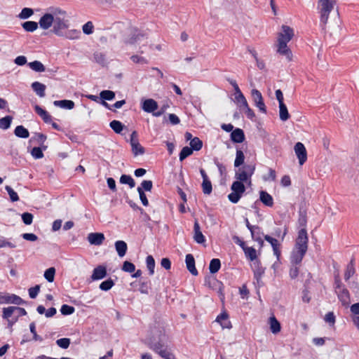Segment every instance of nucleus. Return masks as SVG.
Instances as JSON below:
<instances>
[{"label": "nucleus", "instance_id": "72a5a7b5", "mask_svg": "<svg viewBox=\"0 0 359 359\" xmlns=\"http://www.w3.org/2000/svg\"><path fill=\"white\" fill-rule=\"evenodd\" d=\"M28 65L32 70L36 72H43L46 70L44 65L38 60L31 62Z\"/></svg>", "mask_w": 359, "mask_h": 359}, {"label": "nucleus", "instance_id": "ddd939ff", "mask_svg": "<svg viewBox=\"0 0 359 359\" xmlns=\"http://www.w3.org/2000/svg\"><path fill=\"white\" fill-rule=\"evenodd\" d=\"M54 14L52 13H46L44 14L39 20V24L41 28L43 29H49L53 25L54 22Z\"/></svg>", "mask_w": 359, "mask_h": 359}, {"label": "nucleus", "instance_id": "774afa93", "mask_svg": "<svg viewBox=\"0 0 359 359\" xmlns=\"http://www.w3.org/2000/svg\"><path fill=\"white\" fill-rule=\"evenodd\" d=\"M94 58L97 63L102 65H104L106 62L105 56L102 53H95L94 54Z\"/></svg>", "mask_w": 359, "mask_h": 359}, {"label": "nucleus", "instance_id": "f03ea898", "mask_svg": "<svg viewBox=\"0 0 359 359\" xmlns=\"http://www.w3.org/2000/svg\"><path fill=\"white\" fill-rule=\"evenodd\" d=\"M293 36L294 31L292 28L287 25L282 26V31L279 33L278 37L277 52L285 56L288 61L292 60V54L287 44L292 39Z\"/></svg>", "mask_w": 359, "mask_h": 359}, {"label": "nucleus", "instance_id": "9b49d317", "mask_svg": "<svg viewBox=\"0 0 359 359\" xmlns=\"http://www.w3.org/2000/svg\"><path fill=\"white\" fill-rule=\"evenodd\" d=\"M0 304H13L21 305L25 304V302L16 294H6L0 296Z\"/></svg>", "mask_w": 359, "mask_h": 359}, {"label": "nucleus", "instance_id": "6e6d98bb", "mask_svg": "<svg viewBox=\"0 0 359 359\" xmlns=\"http://www.w3.org/2000/svg\"><path fill=\"white\" fill-rule=\"evenodd\" d=\"M153 187V182L151 180H144L141 183V186L137 188H140L143 191H150Z\"/></svg>", "mask_w": 359, "mask_h": 359}, {"label": "nucleus", "instance_id": "0eeeda50", "mask_svg": "<svg viewBox=\"0 0 359 359\" xmlns=\"http://www.w3.org/2000/svg\"><path fill=\"white\" fill-rule=\"evenodd\" d=\"M130 144L132 153L135 156L143 155L145 153L144 148L139 142L138 134L135 130L130 135Z\"/></svg>", "mask_w": 359, "mask_h": 359}, {"label": "nucleus", "instance_id": "dca6fc26", "mask_svg": "<svg viewBox=\"0 0 359 359\" xmlns=\"http://www.w3.org/2000/svg\"><path fill=\"white\" fill-rule=\"evenodd\" d=\"M142 109L147 113L156 112L158 109V103L153 99L145 100L142 103Z\"/></svg>", "mask_w": 359, "mask_h": 359}, {"label": "nucleus", "instance_id": "f257e3e1", "mask_svg": "<svg viewBox=\"0 0 359 359\" xmlns=\"http://www.w3.org/2000/svg\"><path fill=\"white\" fill-rule=\"evenodd\" d=\"M165 341V335L163 327L157 325L151 329L150 334L147 338L148 346L163 359H175L172 353L166 349H163Z\"/></svg>", "mask_w": 359, "mask_h": 359}, {"label": "nucleus", "instance_id": "bb28decb", "mask_svg": "<svg viewBox=\"0 0 359 359\" xmlns=\"http://www.w3.org/2000/svg\"><path fill=\"white\" fill-rule=\"evenodd\" d=\"M115 248H116V250L118 256L120 257H123V256H125V255L127 252L128 246L125 241H117L115 243Z\"/></svg>", "mask_w": 359, "mask_h": 359}, {"label": "nucleus", "instance_id": "4d7b16f0", "mask_svg": "<svg viewBox=\"0 0 359 359\" xmlns=\"http://www.w3.org/2000/svg\"><path fill=\"white\" fill-rule=\"evenodd\" d=\"M93 29L94 26L93 22L90 21L87 22L82 27L83 33L88 35L91 34L93 32Z\"/></svg>", "mask_w": 359, "mask_h": 359}, {"label": "nucleus", "instance_id": "680f3d73", "mask_svg": "<svg viewBox=\"0 0 359 359\" xmlns=\"http://www.w3.org/2000/svg\"><path fill=\"white\" fill-rule=\"evenodd\" d=\"M324 320L326 323H327L330 326H333L335 323V316L333 312H328L324 318Z\"/></svg>", "mask_w": 359, "mask_h": 359}, {"label": "nucleus", "instance_id": "58836bf2", "mask_svg": "<svg viewBox=\"0 0 359 359\" xmlns=\"http://www.w3.org/2000/svg\"><path fill=\"white\" fill-rule=\"evenodd\" d=\"M190 147L193 151H199L203 147V142L197 137L190 141Z\"/></svg>", "mask_w": 359, "mask_h": 359}, {"label": "nucleus", "instance_id": "603ef678", "mask_svg": "<svg viewBox=\"0 0 359 359\" xmlns=\"http://www.w3.org/2000/svg\"><path fill=\"white\" fill-rule=\"evenodd\" d=\"M57 345L64 349L67 348L70 345V339L69 338H62L56 341Z\"/></svg>", "mask_w": 359, "mask_h": 359}, {"label": "nucleus", "instance_id": "338daca9", "mask_svg": "<svg viewBox=\"0 0 359 359\" xmlns=\"http://www.w3.org/2000/svg\"><path fill=\"white\" fill-rule=\"evenodd\" d=\"M40 291V286L39 285H35L34 287H30L29 289V295L30 298L34 299L38 295Z\"/></svg>", "mask_w": 359, "mask_h": 359}, {"label": "nucleus", "instance_id": "bf43d9fd", "mask_svg": "<svg viewBox=\"0 0 359 359\" xmlns=\"http://www.w3.org/2000/svg\"><path fill=\"white\" fill-rule=\"evenodd\" d=\"M235 100H236V102L238 103V104H239L240 108H242L243 107H247V104H248L247 100L245 99L243 94H241L240 95H236Z\"/></svg>", "mask_w": 359, "mask_h": 359}, {"label": "nucleus", "instance_id": "5701e85b", "mask_svg": "<svg viewBox=\"0 0 359 359\" xmlns=\"http://www.w3.org/2000/svg\"><path fill=\"white\" fill-rule=\"evenodd\" d=\"M306 252L299 250H294L291 255V262L294 264H298L302 262Z\"/></svg>", "mask_w": 359, "mask_h": 359}, {"label": "nucleus", "instance_id": "1a4fd4ad", "mask_svg": "<svg viewBox=\"0 0 359 359\" xmlns=\"http://www.w3.org/2000/svg\"><path fill=\"white\" fill-rule=\"evenodd\" d=\"M251 95L255 106L264 114L266 113V107L263 100L262 93L257 89H252Z\"/></svg>", "mask_w": 359, "mask_h": 359}, {"label": "nucleus", "instance_id": "6e6552de", "mask_svg": "<svg viewBox=\"0 0 359 359\" xmlns=\"http://www.w3.org/2000/svg\"><path fill=\"white\" fill-rule=\"evenodd\" d=\"M308 241L309 238L306 230L305 228H302L298 232V236L295 243V249L306 252L308 249Z\"/></svg>", "mask_w": 359, "mask_h": 359}, {"label": "nucleus", "instance_id": "37998d69", "mask_svg": "<svg viewBox=\"0 0 359 359\" xmlns=\"http://www.w3.org/2000/svg\"><path fill=\"white\" fill-rule=\"evenodd\" d=\"M245 156L241 150L237 149L236 159L234 161V166L236 168L240 167L244 163Z\"/></svg>", "mask_w": 359, "mask_h": 359}, {"label": "nucleus", "instance_id": "0e129e2a", "mask_svg": "<svg viewBox=\"0 0 359 359\" xmlns=\"http://www.w3.org/2000/svg\"><path fill=\"white\" fill-rule=\"evenodd\" d=\"M348 286L352 290V292L356 294H359V283L357 281L353 280V281H348Z\"/></svg>", "mask_w": 359, "mask_h": 359}, {"label": "nucleus", "instance_id": "aec40b11", "mask_svg": "<svg viewBox=\"0 0 359 359\" xmlns=\"http://www.w3.org/2000/svg\"><path fill=\"white\" fill-rule=\"evenodd\" d=\"M259 199L266 206L272 207L273 205V197L266 191H260Z\"/></svg>", "mask_w": 359, "mask_h": 359}, {"label": "nucleus", "instance_id": "a878e982", "mask_svg": "<svg viewBox=\"0 0 359 359\" xmlns=\"http://www.w3.org/2000/svg\"><path fill=\"white\" fill-rule=\"evenodd\" d=\"M32 88L33 90L39 95L40 97H43L45 96V90L46 86L39 81H35L32 83Z\"/></svg>", "mask_w": 359, "mask_h": 359}, {"label": "nucleus", "instance_id": "e2e57ef3", "mask_svg": "<svg viewBox=\"0 0 359 359\" xmlns=\"http://www.w3.org/2000/svg\"><path fill=\"white\" fill-rule=\"evenodd\" d=\"M33 217V215L29 212H24L22 215V219L26 225H29L32 223Z\"/></svg>", "mask_w": 359, "mask_h": 359}, {"label": "nucleus", "instance_id": "a211bd4d", "mask_svg": "<svg viewBox=\"0 0 359 359\" xmlns=\"http://www.w3.org/2000/svg\"><path fill=\"white\" fill-rule=\"evenodd\" d=\"M186 266L187 270L194 276L198 275V271L195 267V259L191 254L186 255L185 258Z\"/></svg>", "mask_w": 359, "mask_h": 359}, {"label": "nucleus", "instance_id": "864d4df0", "mask_svg": "<svg viewBox=\"0 0 359 359\" xmlns=\"http://www.w3.org/2000/svg\"><path fill=\"white\" fill-rule=\"evenodd\" d=\"M254 232H255V235L254 236H252V238L254 241L258 242L261 245H263L264 243V241L262 239V237H261V231H260V228L257 226L255 227V229H254Z\"/></svg>", "mask_w": 359, "mask_h": 359}, {"label": "nucleus", "instance_id": "4c0bfd02", "mask_svg": "<svg viewBox=\"0 0 359 359\" xmlns=\"http://www.w3.org/2000/svg\"><path fill=\"white\" fill-rule=\"evenodd\" d=\"M221 266V262L219 259H212L210 261V265H209V270L211 273H217Z\"/></svg>", "mask_w": 359, "mask_h": 359}, {"label": "nucleus", "instance_id": "f3484780", "mask_svg": "<svg viewBox=\"0 0 359 359\" xmlns=\"http://www.w3.org/2000/svg\"><path fill=\"white\" fill-rule=\"evenodd\" d=\"M107 276V269L105 266L100 265L93 269L91 279L93 280H100Z\"/></svg>", "mask_w": 359, "mask_h": 359}, {"label": "nucleus", "instance_id": "20e7f679", "mask_svg": "<svg viewBox=\"0 0 359 359\" xmlns=\"http://www.w3.org/2000/svg\"><path fill=\"white\" fill-rule=\"evenodd\" d=\"M54 14V22L53 32L57 36L62 35L64 29L68 27V21L65 20L66 12L59 8H51Z\"/></svg>", "mask_w": 359, "mask_h": 359}, {"label": "nucleus", "instance_id": "b1692460", "mask_svg": "<svg viewBox=\"0 0 359 359\" xmlns=\"http://www.w3.org/2000/svg\"><path fill=\"white\" fill-rule=\"evenodd\" d=\"M35 111L37 113L39 116L41 117L43 121L46 123H50L52 121L51 116L43 109H42L39 105H36L34 107Z\"/></svg>", "mask_w": 359, "mask_h": 359}, {"label": "nucleus", "instance_id": "412c9836", "mask_svg": "<svg viewBox=\"0 0 359 359\" xmlns=\"http://www.w3.org/2000/svg\"><path fill=\"white\" fill-rule=\"evenodd\" d=\"M231 139L233 142L241 143L245 140V135L243 130L236 128L231 133Z\"/></svg>", "mask_w": 359, "mask_h": 359}, {"label": "nucleus", "instance_id": "8fccbe9b", "mask_svg": "<svg viewBox=\"0 0 359 359\" xmlns=\"http://www.w3.org/2000/svg\"><path fill=\"white\" fill-rule=\"evenodd\" d=\"M5 189L7 191L12 202H15L19 200L18 194L10 186H6Z\"/></svg>", "mask_w": 359, "mask_h": 359}, {"label": "nucleus", "instance_id": "423d86ee", "mask_svg": "<svg viewBox=\"0 0 359 359\" xmlns=\"http://www.w3.org/2000/svg\"><path fill=\"white\" fill-rule=\"evenodd\" d=\"M231 193L228 195V198L231 203H237L245 191V187L243 182L236 180L231 184Z\"/></svg>", "mask_w": 359, "mask_h": 359}, {"label": "nucleus", "instance_id": "2eb2a0df", "mask_svg": "<svg viewBox=\"0 0 359 359\" xmlns=\"http://www.w3.org/2000/svg\"><path fill=\"white\" fill-rule=\"evenodd\" d=\"M339 301L344 306L348 305L350 302V294L348 290L343 287L341 290L335 291Z\"/></svg>", "mask_w": 359, "mask_h": 359}, {"label": "nucleus", "instance_id": "c03bdc74", "mask_svg": "<svg viewBox=\"0 0 359 359\" xmlns=\"http://www.w3.org/2000/svg\"><path fill=\"white\" fill-rule=\"evenodd\" d=\"M12 119V117L10 116L0 118V128L4 130L8 129L11 126Z\"/></svg>", "mask_w": 359, "mask_h": 359}, {"label": "nucleus", "instance_id": "c9c22d12", "mask_svg": "<svg viewBox=\"0 0 359 359\" xmlns=\"http://www.w3.org/2000/svg\"><path fill=\"white\" fill-rule=\"evenodd\" d=\"M109 126L117 134H120L124 128V125L121 121L116 120L111 121Z\"/></svg>", "mask_w": 359, "mask_h": 359}, {"label": "nucleus", "instance_id": "de8ad7c7", "mask_svg": "<svg viewBox=\"0 0 359 359\" xmlns=\"http://www.w3.org/2000/svg\"><path fill=\"white\" fill-rule=\"evenodd\" d=\"M114 285V281L109 278L107 280L103 281L100 285V289L103 291L109 290Z\"/></svg>", "mask_w": 359, "mask_h": 359}, {"label": "nucleus", "instance_id": "3c124183", "mask_svg": "<svg viewBox=\"0 0 359 359\" xmlns=\"http://www.w3.org/2000/svg\"><path fill=\"white\" fill-rule=\"evenodd\" d=\"M74 307L69 306L67 304H63L60 309V312L62 313V315L65 316L71 315L74 312Z\"/></svg>", "mask_w": 359, "mask_h": 359}, {"label": "nucleus", "instance_id": "f704fd0d", "mask_svg": "<svg viewBox=\"0 0 359 359\" xmlns=\"http://www.w3.org/2000/svg\"><path fill=\"white\" fill-rule=\"evenodd\" d=\"M150 280L148 278H142L140 281V292L142 294H148Z\"/></svg>", "mask_w": 359, "mask_h": 359}, {"label": "nucleus", "instance_id": "2f4dec72", "mask_svg": "<svg viewBox=\"0 0 359 359\" xmlns=\"http://www.w3.org/2000/svg\"><path fill=\"white\" fill-rule=\"evenodd\" d=\"M14 134L21 138H27L29 136V133L24 126H18L15 128Z\"/></svg>", "mask_w": 359, "mask_h": 359}, {"label": "nucleus", "instance_id": "4be33fe9", "mask_svg": "<svg viewBox=\"0 0 359 359\" xmlns=\"http://www.w3.org/2000/svg\"><path fill=\"white\" fill-rule=\"evenodd\" d=\"M100 98L102 100V104L111 109L109 104L105 100H112L115 97L114 92L109 90H102L100 94Z\"/></svg>", "mask_w": 359, "mask_h": 359}, {"label": "nucleus", "instance_id": "6ab92c4d", "mask_svg": "<svg viewBox=\"0 0 359 359\" xmlns=\"http://www.w3.org/2000/svg\"><path fill=\"white\" fill-rule=\"evenodd\" d=\"M194 241L197 243H199V244H202V243H205V236H203V234L202 233V232L201 231L200 225L197 220H196L194 222Z\"/></svg>", "mask_w": 359, "mask_h": 359}, {"label": "nucleus", "instance_id": "5fc2aeb1", "mask_svg": "<svg viewBox=\"0 0 359 359\" xmlns=\"http://www.w3.org/2000/svg\"><path fill=\"white\" fill-rule=\"evenodd\" d=\"M122 270L126 272L132 273L135 270V266L128 261H125L123 264Z\"/></svg>", "mask_w": 359, "mask_h": 359}, {"label": "nucleus", "instance_id": "7c9ffc66", "mask_svg": "<svg viewBox=\"0 0 359 359\" xmlns=\"http://www.w3.org/2000/svg\"><path fill=\"white\" fill-rule=\"evenodd\" d=\"M53 104L56 107L67 109H72L74 107V102L68 100H55Z\"/></svg>", "mask_w": 359, "mask_h": 359}, {"label": "nucleus", "instance_id": "69168bd1", "mask_svg": "<svg viewBox=\"0 0 359 359\" xmlns=\"http://www.w3.org/2000/svg\"><path fill=\"white\" fill-rule=\"evenodd\" d=\"M137 192H138V194L140 195V199L142 205H144V206H148L149 205V201L147 200V196L144 194V192L140 188H137Z\"/></svg>", "mask_w": 359, "mask_h": 359}, {"label": "nucleus", "instance_id": "79ce46f5", "mask_svg": "<svg viewBox=\"0 0 359 359\" xmlns=\"http://www.w3.org/2000/svg\"><path fill=\"white\" fill-rule=\"evenodd\" d=\"M120 182L128 184L130 188H133L135 186V182L130 175H122L120 178Z\"/></svg>", "mask_w": 359, "mask_h": 359}, {"label": "nucleus", "instance_id": "9d476101", "mask_svg": "<svg viewBox=\"0 0 359 359\" xmlns=\"http://www.w3.org/2000/svg\"><path fill=\"white\" fill-rule=\"evenodd\" d=\"M294 150L299 160V163L302 165L307 160V152L304 145L302 142L295 144Z\"/></svg>", "mask_w": 359, "mask_h": 359}, {"label": "nucleus", "instance_id": "ea45409f", "mask_svg": "<svg viewBox=\"0 0 359 359\" xmlns=\"http://www.w3.org/2000/svg\"><path fill=\"white\" fill-rule=\"evenodd\" d=\"M22 26L25 31L32 32L38 28V23L34 21H27L23 22Z\"/></svg>", "mask_w": 359, "mask_h": 359}, {"label": "nucleus", "instance_id": "09e8293b", "mask_svg": "<svg viewBox=\"0 0 359 359\" xmlns=\"http://www.w3.org/2000/svg\"><path fill=\"white\" fill-rule=\"evenodd\" d=\"M55 274V269L54 267H50L46 270L44 273L45 278L50 283H52L54 280V277Z\"/></svg>", "mask_w": 359, "mask_h": 359}, {"label": "nucleus", "instance_id": "49530a36", "mask_svg": "<svg viewBox=\"0 0 359 359\" xmlns=\"http://www.w3.org/2000/svg\"><path fill=\"white\" fill-rule=\"evenodd\" d=\"M16 311V306H8L3 309L2 317L4 319L8 320Z\"/></svg>", "mask_w": 359, "mask_h": 359}, {"label": "nucleus", "instance_id": "c756f323", "mask_svg": "<svg viewBox=\"0 0 359 359\" xmlns=\"http://www.w3.org/2000/svg\"><path fill=\"white\" fill-rule=\"evenodd\" d=\"M269 325L273 334H278L280 331V324L273 316L269 318Z\"/></svg>", "mask_w": 359, "mask_h": 359}, {"label": "nucleus", "instance_id": "f8f14e48", "mask_svg": "<svg viewBox=\"0 0 359 359\" xmlns=\"http://www.w3.org/2000/svg\"><path fill=\"white\" fill-rule=\"evenodd\" d=\"M200 173L203 178V182L201 184L203 192L205 195H210L212 191V183L209 180L205 171L203 168L200 169Z\"/></svg>", "mask_w": 359, "mask_h": 359}, {"label": "nucleus", "instance_id": "393cba45", "mask_svg": "<svg viewBox=\"0 0 359 359\" xmlns=\"http://www.w3.org/2000/svg\"><path fill=\"white\" fill-rule=\"evenodd\" d=\"M81 36V32L78 29H69L67 31H64L62 32V35H60L59 36H62L66 39H70V40H74L78 39Z\"/></svg>", "mask_w": 359, "mask_h": 359}, {"label": "nucleus", "instance_id": "a18cd8bd", "mask_svg": "<svg viewBox=\"0 0 359 359\" xmlns=\"http://www.w3.org/2000/svg\"><path fill=\"white\" fill-rule=\"evenodd\" d=\"M192 153H193V150L191 149V147H183L180 153V155H179L180 161H184L186 158H187L188 156L191 155Z\"/></svg>", "mask_w": 359, "mask_h": 359}, {"label": "nucleus", "instance_id": "a19ab883", "mask_svg": "<svg viewBox=\"0 0 359 359\" xmlns=\"http://www.w3.org/2000/svg\"><path fill=\"white\" fill-rule=\"evenodd\" d=\"M147 267L149 270V275L154 273L155 260L151 255H148L146 258Z\"/></svg>", "mask_w": 359, "mask_h": 359}, {"label": "nucleus", "instance_id": "13d9d810", "mask_svg": "<svg viewBox=\"0 0 359 359\" xmlns=\"http://www.w3.org/2000/svg\"><path fill=\"white\" fill-rule=\"evenodd\" d=\"M31 154L36 159H39L43 157L42 149L37 147H35L32 149Z\"/></svg>", "mask_w": 359, "mask_h": 359}, {"label": "nucleus", "instance_id": "7ed1b4c3", "mask_svg": "<svg viewBox=\"0 0 359 359\" xmlns=\"http://www.w3.org/2000/svg\"><path fill=\"white\" fill-rule=\"evenodd\" d=\"M336 0H318V10L320 13V22L323 29L325 28L329 18L330 13L334 8Z\"/></svg>", "mask_w": 359, "mask_h": 359}, {"label": "nucleus", "instance_id": "4468645a", "mask_svg": "<svg viewBox=\"0 0 359 359\" xmlns=\"http://www.w3.org/2000/svg\"><path fill=\"white\" fill-rule=\"evenodd\" d=\"M87 238L91 245H100L104 241V236L102 233H90Z\"/></svg>", "mask_w": 359, "mask_h": 359}, {"label": "nucleus", "instance_id": "473e14b6", "mask_svg": "<svg viewBox=\"0 0 359 359\" xmlns=\"http://www.w3.org/2000/svg\"><path fill=\"white\" fill-rule=\"evenodd\" d=\"M279 116L280 120L285 121L290 118V114L287 111V108L284 103L279 104Z\"/></svg>", "mask_w": 359, "mask_h": 359}, {"label": "nucleus", "instance_id": "cd10ccee", "mask_svg": "<svg viewBox=\"0 0 359 359\" xmlns=\"http://www.w3.org/2000/svg\"><path fill=\"white\" fill-rule=\"evenodd\" d=\"M216 320L220 323L222 328L230 329L231 327V322L228 320V315L226 313L219 315Z\"/></svg>", "mask_w": 359, "mask_h": 359}, {"label": "nucleus", "instance_id": "c85d7f7f", "mask_svg": "<svg viewBox=\"0 0 359 359\" xmlns=\"http://www.w3.org/2000/svg\"><path fill=\"white\" fill-rule=\"evenodd\" d=\"M355 272L354 260L352 259L346 266V269L344 272V280L346 282H348L349 279L354 275Z\"/></svg>", "mask_w": 359, "mask_h": 359}, {"label": "nucleus", "instance_id": "39448f33", "mask_svg": "<svg viewBox=\"0 0 359 359\" xmlns=\"http://www.w3.org/2000/svg\"><path fill=\"white\" fill-rule=\"evenodd\" d=\"M255 170V164H247L239 168L235 172V178L237 181L251 184V177Z\"/></svg>", "mask_w": 359, "mask_h": 359}, {"label": "nucleus", "instance_id": "e433bc0d", "mask_svg": "<svg viewBox=\"0 0 359 359\" xmlns=\"http://www.w3.org/2000/svg\"><path fill=\"white\" fill-rule=\"evenodd\" d=\"M246 257L250 261H254L257 259V251L252 247H246L243 250Z\"/></svg>", "mask_w": 359, "mask_h": 359}, {"label": "nucleus", "instance_id": "052dcab7", "mask_svg": "<svg viewBox=\"0 0 359 359\" xmlns=\"http://www.w3.org/2000/svg\"><path fill=\"white\" fill-rule=\"evenodd\" d=\"M34 13V11L32 8H24L21 13L19 15V17L21 19H27L29 18L32 14Z\"/></svg>", "mask_w": 359, "mask_h": 359}]
</instances>
